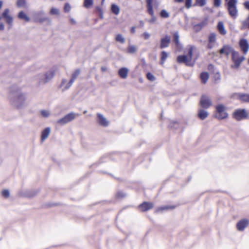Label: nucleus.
<instances>
[{
    "label": "nucleus",
    "mask_w": 249,
    "mask_h": 249,
    "mask_svg": "<svg viewBox=\"0 0 249 249\" xmlns=\"http://www.w3.org/2000/svg\"><path fill=\"white\" fill-rule=\"evenodd\" d=\"M9 99L10 104L17 109L22 108L26 105V95L19 89H12Z\"/></svg>",
    "instance_id": "nucleus-1"
},
{
    "label": "nucleus",
    "mask_w": 249,
    "mask_h": 249,
    "mask_svg": "<svg viewBox=\"0 0 249 249\" xmlns=\"http://www.w3.org/2000/svg\"><path fill=\"white\" fill-rule=\"evenodd\" d=\"M197 49L196 46L188 45L186 48V55H179L177 58V61L180 63H184L188 66H192L194 65L195 60H193V55L196 53Z\"/></svg>",
    "instance_id": "nucleus-2"
},
{
    "label": "nucleus",
    "mask_w": 249,
    "mask_h": 249,
    "mask_svg": "<svg viewBox=\"0 0 249 249\" xmlns=\"http://www.w3.org/2000/svg\"><path fill=\"white\" fill-rule=\"evenodd\" d=\"M245 59V57L240 55L238 52L236 51L233 52L231 60L233 64L231 65V68L234 69H238Z\"/></svg>",
    "instance_id": "nucleus-3"
},
{
    "label": "nucleus",
    "mask_w": 249,
    "mask_h": 249,
    "mask_svg": "<svg viewBox=\"0 0 249 249\" xmlns=\"http://www.w3.org/2000/svg\"><path fill=\"white\" fill-rule=\"evenodd\" d=\"M237 0H228L227 9L230 16L235 19L238 16V9L236 6Z\"/></svg>",
    "instance_id": "nucleus-4"
},
{
    "label": "nucleus",
    "mask_w": 249,
    "mask_h": 249,
    "mask_svg": "<svg viewBox=\"0 0 249 249\" xmlns=\"http://www.w3.org/2000/svg\"><path fill=\"white\" fill-rule=\"evenodd\" d=\"M79 115L74 112H71L66 115L64 117L57 121L56 123L60 125H64L74 120Z\"/></svg>",
    "instance_id": "nucleus-5"
},
{
    "label": "nucleus",
    "mask_w": 249,
    "mask_h": 249,
    "mask_svg": "<svg viewBox=\"0 0 249 249\" xmlns=\"http://www.w3.org/2000/svg\"><path fill=\"white\" fill-rule=\"evenodd\" d=\"M248 116V113L244 109H238L233 113V117L237 121L246 119Z\"/></svg>",
    "instance_id": "nucleus-6"
},
{
    "label": "nucleus",
    "mask_w": 249,
    "mask_h": 249,
    "mask_svg": "<svg viewBox=\"0 0 249 249\" xmlns=\"http://www.w3.org/2000/svg\"><path fill=\"white\" fill-rule=\"evenodd\" d=\"M217 113L216 117L218 119H223L227 117L228 114L225 111V107L222 105H218L216 106Z\"/></svg>",
    "instance_id": "nucleus-7"
},
{
    "label": "nucleus",
    "mask_w": 249,
    "mask_h": 249,
    "mask_svg": "<svg viewBox=\"0 0 249 249\" xmlns=\"http://www.w3.org/2000/svg\"><path fill=\"white\" fill-rule=\"evenodd\" d=\"M45 12L43 11H38L34 13L35 20L39 22H43L47 20L48 18L44 16Z\"/></svg>",
    "instance_id": "nucleus-8"
},
{
    "label": "nucleus",
    "mask_w": 249,
    "mask_h": 249,
    "mask_svg": "<svg viewBox=\"0 0 249 249\" xmlns=\"http://www.w3.org/2000/svg\"><path fill=\"white\" fill-rule=\"evenodd\" d=\"M240 48L244 54H246L249 50V43L245 39H241L239 42Z\"/></svg>",
    "instance_id": "nucleus-9"
},
{
    "label": "nucleus",
    "mask_w": 249,
    "mask_h": 249,
    "mask_svg": "<svg viewBox=\"0 0 249 249\" xmlns=\"http://www.w3.org/2000/svg\"><path fill=\"white\" fill-rule=\"evenodd\" d=\"M200 103L201 106L205 108H209L212 105V102L210 99L206 95L202 96Z\"/></svg>",
    "instance_id": "nucleus-10"
},
{
    "label": "nucleus",
    "mask_w": 249,
    "mask_h": 249,
    "mask_svg": "<svg viewBox=\"0 0 249 249\" xmlns=\"http://www.w3.org/2000/svg\"><path fill=\"white\" fill-rule=\"evenodd\" d=\"M2 18L5 20L6 23L9 25H11L13 22V18L10 14V10L9 9L4 10L2 14Z\"/></svg>",
    "instance_id": "nucleus-11"
},
{
    "label": "nucleus",
    "mask_w": 249,
    "mask_h": 249,
    "mask_svg": "<svg viewBox=\"0 0 249 249\" xmlns=\"http://www.w3.org/2000/svg\"><path fill=\"white\" fill-rule=\"evenodd\" d=\"M234 51H235L231 46L225 45L219 50V53L221 54H225L228 56L230 53L232 54Z\"/></svg>",
    "instance_id": "nucleus-12"
},
{
    "label": "nucleus",
    "mask_w": 249,
    "mask_h": 249,
    "mask_svg": "<svg viewBox=\"0 0 249 249\" xmlns=\"http://www.w3.org/2000/svg\"><path fill=\"white\" fill-rule=\"evenodd\" d=\"M80 73V69H76L72 72V73L71 74V79L69 81V82L67 84L65 89H69L71 86L73 82L76 79L77 76L79 75Z\"/></svg>",
    "instance_id": "nucleus-13"
},
{
    "label": "nucleus",
    "mask_w": 249,
    "mask_h": 249,
    "mask_svg": "<svg viewBox=\"0 0 249 249\" xmlns=\"http://www.w3.org/2000/svg\"><path fill=\"white\" fill-rule=\"evenodd\" d=\"M57 70L56 67H53L48 71L45 74L47 82L50 81L54 76L55 73Z\"/></svg>",
    "instance_id": "nucleus-14"
},
{
    "label": "nucleus",
    "mask_w": 249,
    "mask_h": 249,
    "mask_svg": "<svg viewBox=\"0 0 249 249\" xmlns=\"http://www.w3.org/2000/svg\"><path fill=\"white\" fill-rule=\"evenodd\" d=\"M171 38L168 36H166L160 39V48L163 49L167 47L170 42Z\"/></svg>",
    "instance_id": "nucleus-15"
},
{
    "label": "nucleus",
    "mask_w": 249,
    "mask_h": 249,
    "mask_svg": "<svg viewBox=\"0 0 249 249\" xmlns=\"http://www.w3.org/2000/svg\"><path fill=\"white\" fill-rule=\"evenodd\" d=\"M209 43L207 47L209 49H212L214 46V44L216 41V35L214 33H211L208 37Z\"/></svg>",
    "instance_id": "nucleus-16"
},
{
    "label": "nucleus",
    "mask_w": 249,
    "mask_h": 249,
    "mask_svg": "<svg viewBox=\"0 0 249 249\" xmlns=\"http://www.w3.org/2000/svg\"><path fill=\"white\" fill-rule=\"evenodd\" d=\"M44 73H40L37 74L35 78L39 85H43L47 83V81H46Z\"/></svg>",
    "instance_id": "nucleus-17"
},
{
    "label": "nucleus",
    "mask_w": 249,
    "mask_h": 249,
    "mask_svg": "<svg viewBox=\"0 0 249 249\" xmlns=\"http://www.w3.org/2000/svg\"><path fill=\"white\" fill-rule=\"evenodd\" d=\"M98 122L103 126H107L108 124V122L106 118L102 114L100 113L97 114Z\"/></svg>",
    "instance_id": "nucleus-18"
},
{
    "label": "nucleus",
    "mask_w": 249,
    "mask_h": 249,
    "mask_svg": "<svg viewBox=\"0 0 249 249\" xmlns=\"http://www.w3.org/2000/svg\"><path fill=\"white\" fill-rule=\"evenodd\" d=\"M153 207V204L149 202H143L140 205L139 208L142 211H146L151 209Z\"/></svg>",
    "instance_id": "nucleus-19"
},
{
    "label": "nucleus",
    "mask_w": 249,
    "mask_h": 249,
    "mask_svg": "<svg viewBox=\"0 0 249 249\" xmlns=\"http://www.w3.org/2000/svg\"><path fill=\"white\" fill-rule=\"evenodd\" d=\"M249 222L247 220L243 219L237 224V229L239 231H243L248 226Z\"/></svg>",
    "instance_id": "nucleus-20"
},
{
    "label": "nucleus",
    "mask_w": 249,
    "mask_h": 249,
    "mask_svg": "<svg viewBox=\"0 0 249 249\" xmlns=\"http://www.w3.org/2000/svg\"><path fill=\"white\" fill-rule=\"evenodd\" d=\"M51 133V128L50 127H46L44 129L41 133V140L42 142L45 141L49 136Z\"/></svg>",
    "instance_id": "nucleus-21"
},
{
    "label": "nucleus",
    "mask_w": 249,
    "mask_h": 249,
    "mask_svg": "<svg viewBox=\"0 0 249 249\" xmlns=\"http://www.w3.org/2000/svg\"><path fill=\"white\" fill-rule=\"evenodd\" d=\"M217 30L219 33L222 35H225L227 33V31L224 27V25L223 22L219 21L217 26Z\"/></svg>",
    "instance_id": "nucleus-22"
},
{
    "label": "nucleus",
    "mask_w": 249,
    "mask_h": 249,
    "mask_svg": "<svg viewBox=\"0 0 249 249\" xmlns=\"http://www.w3.org/2000/svg\"><path fill=\"white\" fill-rule=\"evenodd\" d=\"M128 72V70L126 68H122L118 71L119 75L122 78H126L127 76Z\"/></svg>",
    "instance_id": "nucleus-23"
},
{
    "label": "nucleus",
    "mask_w": 249,
    "mask_h": 249,
    "mask_svg": "<svg viewBox=\"0 0 249 249\" xmlns=\"http://www.w3.org/2000/svg\"><path fill=\"white\" fill-rule=\"evenodd\" d=\"M208 116V112L203 109H200L198 111V116L201 120L205 119Z\"/></svg>",
    "instance_id": "nucleus-24"
},
{
    "label": "nucleus",
    "mask_w": 249,
    "mask_h": 249,
    "mask_svg": "<svg viewBox=\"0 0 249 249\" xmlns=\"http://www.w3.org/2000/svg\"><path fill=\"white\" fill-rule=\"evenodd\" d=\"M18 18L24 20L26 22H29L30 21L29 17L22 11L18 13Z\"/></svg>",
    "instance_id": "nucleus-25"
},
{
    "label": "nucleus",
    "mask_w": 249,
    "mask_h": 249,
    "mask_svg": "<svg viewBox=\"0 0 249 249\" xmlns=\"http://www.w3.org/2000/svg\"><path fill=\"white\" fill-rule=\"evenodd\" d=\"M137 51V48L136 46L133 45H129L126 52L129 53H134Z\"/></svg>",
    "instance_id": "nucleus-26"
},
{
    "label": "nucleus",
    "mask_w": 249,
    "mask_h": 249,
    "mask_svg": "<svg viewBox=\"0 0 249 249\" xmlns=\"http://www.w3.org/2000/svg\"><path fill=\"white\" fill-rule=\"evenodd\" d=\"M174 41L176 43L177 47L178 48H181V44L179 43V35L178 33H175L174 34Z\"/></svg>",
    "instance_id": "nucleus-27"
},
{
    "label": "nucleus",
    "mask_w": 249,
    "mask_h": 249,
    "mask_svg": "<svg viewBox=\"0 0 249 249\" xmlns=\"http://www.w3.org/2000/svg\"><path fill=\"white\" fill-rule=\"evenodd\" d=\"M209 77L208 72H202L200 75V78L203 83H206Z\"/></svg>",
    "instance_id": "nucleus-28"
},
{
    "label": "nucleus",
    "mask_w": 249,
    "mask_h": 249,
    "mask_svg": "<svg viewBox=\"0 0 249 249\" xmlns=\"http://www.w3.org/2000/svg\"><path fill=\"white\" fill-rule=\"evenodd\" d=\"M69 82L67 81V80L66 79H63L62 80L61 83L60 84L59 87L60 89H61L62 91H65V90L68 89H65V87H66L67 84Z\"/></svg>",
    "instance_id": "nucleus-29"
},
{
    "label": "nucleus",
    "mask_w": 249,
    "mask_h": 249,
    "mask_svg": "<svg viewBox=\"0 0 249 249\" xmlns=\"http://www.w3.org/2000/svg\"><path fill=\"white\" fill-rule=\"evenodd\" d=\"M84 6L86 8H89L93 4V0H84Z\"/></svg>",
    "instance_id": "nucleus-30"
},
{
    "label": "nucleus",
    "mask_w": 249,
    "mask_h": 249,
    "mask_svg": "<svg viewBox=\"0 0 249 249\" xmlns=\"http://www.w3.org/2000/svg\"><path fill=\"white\" fill-rule=\"evenodd\" d=\"M207 0H195V3L194 5L198 6H203L207 2Z\"/></svg>",
    "instance_id": "nucleus-31"
},
{
    "label": "nucleus",
    "mask_w": 249,
    "mask_h": 249,
    "mask_svg": "<svg viewBox=\"0 0 249 249\" xmlns=\"http://www.w3.org/2000/svg\"><path fill=\"white\" fill-rule=\"evenodd\" d=\"M111 10L112 12L115 15H118L120 12L119 7L115 4L112 5Z\"/></svg>",
    "instance_id": "nucleus-32"
},
{
    "label": "nucleus",
    "mask_w": 249,
    "mask_h": 249,
    "mask_svg": "<svg viewBox=\"0 0 249 249\" xmlns=\"http://www.w3.org/2000/svg\"><path fill=\"white\" fill-rule=\"evenodd\" d=\"M50 14L52 15H59L60 14L59 10L56 8L53 7L51 8Z\"/></svg>",
    "instance_id": "nucleus-33"
},
{
    "label": "nucleus",
    "mask_w": 249,
    "mask_h": 249,
    "mask_svg": "<svg viewBox=\"0 0 249 249\" xmlns=\"http://www.w3.org/2000/svg\"><path fill=\"white\" fill-rule=\"evenodd\" d=\"M116 40L122 43H124L125 42V39L124 38L123 36L121 34H118L116 35Z\"/></svg>",
    "instance_id": "nucleus-34"
},
{
    "label": "nucleus",
    "mask_w": 249,
    "mask_h": 249,
    "mask_svg": "<svg viewBox=\"0 0 249 249\" xmlns=\"http://www.w3.org/2000/svg\"><path fill=\"white\" fill-rule=\"evenodd\" d=\"M160 16L163 18H167L169 17V14L165 10H162L160 13Z\"/></svg>",
    "instance_id": "nucleus-35"
},
{
    "label": "nucleus",
    "mask_w": 249,
    "mask_h": 249,
    "mask_svg": "<svg viewBox=\"0 0 249 249\" xmlns=\"http://www.w3.org/2000/svg\"><path fill=\"white\" fill-rule=\"evenodd\" d=\"M147 8V12L148 13L151 15L153 16L154 15V12L153 9V5L152 4H146Z\"/></svg>",
    "instance_id": "nucleus-36"
},
{
    "label": "nucleus",
    "mask_w": 249,
    "mask_h": 249,
    "mask_svg": "<svg viewBox=\"0 0 249 249\" xmlns=\"http://www.w3.org/2000/svg\"><path fill=\"white\" fill-rule=\"evenodd\" d=\"M240 99L244 102H249V94H242L240 96Z\"/></svg>",
    "instance_id": "nucleus-37"
},
{
    "label": "nucleus",
    "mask_w": 249,
    "mask_h": 249,
    "mask_svg": "<svg viewBox=\"0 0 249 249\" xmlns=\"http://www.w3.org/2000/svg\"><path fill=\"white\" fill-rule=\"evenodd\" d=\"M167 57H168L167 53L165 51H163L161 53V60L162 61V64H163L164 63V61L166 60V59Z\"/></svg>",
    "instance_id": "nucleus-38"
},
{
    "label": "nucleus",
    "mask_w": 249,
    "mask_h": 249,
    "mask_svg": "<svg viewBox=\"0 0 249 249\" xmlns=\"http://www.w3.org/2000/svg\"><path fill=\"white\" fill-rule=\"evenodd\" d=\"M71 6L70 4L68 3H66L65 4L64 7V11L66 13H68L71 11Z\"/></svg>",
    "instance_id": "nucleus-39"
},
{
    "label": "nucleus",
    "mask_w": 249,
    "mask_h": 249,
    "mask_svg": "<svg viewBox=\"0 0 249 249\" xmlns=\"http://www.w3.org/2000/svg\"><path fill=\"white\" fill-rule=\"evenodd\" d=\"M41 115L44 117H48L50 116V113L49 111L46 110H43L40 111Z\"/></svg>",
    "instance_id": "nucleus-40"
},
{
    "label": "nucleus",
    "mask_w": 249,
    "mask_h": 249,
    "mask_svg": "<svg viewBox=\"0 0 249 249\" xmlns=\"http://www.w3.org/2000/svg\"><path fill=\"white\" fill-rule=\"evenodd\" d=\"M17 4L18 7L24 6L25 5V0H18Z\"/></svg>",
    "instance_id": "nucleus-41"
},
{
    "label": "nucleus",
    "mask_w": 249,
    "mask_h": 249,
    "mask_svg": "<svg viewBox=\"0 0 249 249\" xmlns=\"http://www.w3.org/2000/svg\"><path fill=\"white\" fill-rule=\"evenodd\" d=\"M1 195L4 197L7 198L9 197L10 194L8 190H4L1 192Z\"/></svg>",
    "instance_id": "nucleus-42"
},
{
    "label": "nucleus",
    "mask_w": 249,
    "mask_h": 249,
    "mask_svg": "<svg viewBox=\"0 0 249 249\" xmlns=\"http://www.w3.org/2000/svg\"><path fill=\"white\" fill-rule=\"evenodd\" d=\"M192 6V0H185V7L189 9Z\"/></svg>",
    "instance_id": "nucleus-43"
},
{
    "label": "nucleus",
    "mask_w": 249,
    "mask_h": 249,
    "mask_svg": "<svg viewBox=\"0 0 249 249\" xmlns=\"http://www.w3.org/2000/svg\"><path fill=\"white\" fill-rule=\"evenodd\" d=\"M147 78L148 80H149L151 81H153L156 79L155 76L150 72L147 73Z\"/></svg>",
    "instance_id": "nucleus-44"
},
{
    "label": "nucleus",
    "mask_w": 249,
    "mask_h": 249,
    "mask_svg": "<svg viewBox=\"0 0 249 249\" xmlns=\"http://www.w3.org/2000/svg\"><path fill=\"white\" fill-rule=\"evenodd\" d=\"M142 36L144 38V39L147 40L150 38V34L148 32H145L142 35Z\"/></svg>",
    "instance_id": "nucleus-45"
},
{
    "label": "nucleus",
    "mask_w": 249,
    "mask_h": 249,
    "mask_svg": "<svg viewBox=\"0 0 249 249\" xmlns=\"http://www.w3.org/2000/svg\"><path fill=\"white\" fill-rule=\"evenodd\" d=\"M243 26L249 29V17L243 22Z\"/></svg>",
    "instance_id": "nucleus-46"
},
{
    "label": "nucleus",
    "mask_w": 249,
    "mask_h": 249,
    "mask_svg": "<svg viewBox=\"0 0 249 249\" xmlns=\"http://www.w3.org/2000/svg\"><path fill=\"white\" fill-rule=\"evenodd\" d=\"M156 17L154 16V14L151 16V18L150 19L147 20V21L150 23H153L156 21Z\"/></svg>",
    "instance_id": "nucleus-47"
},
{
    "label": "nucleus",
    "mask_w": 249,
    "mask_h": 249,
    "mask_svg": "<svg viewBox=\"0 0 249 249\" xmlns=\"http://www.w3.org/2000/svg\"><path fill=\"white\" fill-rule=\"evenodd\" d=\"M174 207H169V206H165V207H162L161 208H159L157 209V211H160V210H168L169 209H173Z\"/></svg>",
    "instance_id": "nucleus-48"
},
{
    "label": "nucleus",
    "mask_w": 249,
    "mask_h": 249,
    "mask_svg": "<svg viewBox=\"0 0 249 249\" xmlns=\"http://www.w3.org/2000/svg\"><path fill=\"white\" fill-rule=\"evenodd\" d=\"M221 0H214V5L216 7H219L221 4Z\"/></svg>",
    "instance_id": "nucleus-49"
},
{
    "label": "nucleus",
    "mask_w": 249,
    "mask_h": 249,
    "mask_svg": "<svg viewBox=\"0 0 249 249\" xmlns=\"http://www.w3.org/2000/svg\"><path fill=\"white\" fill-rule=\"evenodd\" d=\"M69 20H70V23L71 25H75L76 24V20L70 17Z\"/></svg>",
    "instance_id": "nucleus-50"
},
{
    "label": "nucleus",
    "mask_w": 249,
    "mask_h": 249,
    "mask_svg": "<svg viewBox=\"0 0 249 249\" xmlns=\"http://www.w3.org/2000/svg\"><path fill=\"white\" fill-rule=\"evenodd\" d=\"M244 6L246 9L249 10V1H247L244 3Z\"/></svg>",
    "instance_id": "nucleus-51"
},
{
    "label": "nucleus",
    "mask_w": 249,
    "mask_h": 249,
    "mask_svg": "<svg viewBox=\"0 0 249 249\" xmlns=\"http://www.w3.org/2000/svg\"><path fill=\"white\" fill-rule=\"evenodd\" d=\"M4 27L3 23H0V30L2 31L4 30Z\"/></svg>",
    "instance_id": "nucleus-52"
},
{
    "label": "nucleus",
    "mask_w": 249,
    "mask_h": 249,
    "mask_svg": "<svg viewBox=\"0 0 249 249\" xmlns=\"http://www.w3.org/2000/svg\"><path fill=\"white\" fill-rule=\"evenodd\" d=\"M153 0H146V4H152Z\"/></svg>",
    "instance_id": "nucleus-53"
},
{
    "label": "nucleus",
    "mask_w": 249,
    "mask_h": 249,
    "mask_svg": "<svg viewBox=\"0 0 249 249\" xmlns=\"http://www.w3.org/2000/svg\"><path fill=\"white\" fill-rule=\"evenodd\" d=\"M135 27H132L130 29V31L132 33H134L135 32Z\"/></svg>",
    "instance_id": "nucleus-54"
},
{
    "label": "nucleus",
    "mask_w": 249,
    "mask_h": 249,
    "mask_svg": "<svg viewBox=\"0 0 249 249\" xmlns=\"http://www.w3.org/2000/svg\"><path fill=\"white\" fill-rule=\"evenodd\" d=\"M96 10L100 13H102V10L101 9V8L99 7H96Z\"/></svg>",
    "instance_id": "nucleus-55"
},
{
    "label": "nucleus",
    "mask_w": 249,
    "mask_h": 249,
    "mask_svg": "<svg viewBox=\"0 0 249 249\" xmlns=\"http://www.w3.org/2000/svg\"><path fill=\"white\" fill-rule=\"evenodd\" d=\"M101 70H102V71H105L107 70V68L106 67H102Z\"/></svg>",
    "instance_id": "nucleus-56"
},
{
    "label": "nucleus",
    "mask_w": 249,
    "mask_h": 249,
    "mask_svg": "<svg viewBox=\"0 0 249 249\" xmlns=\"http://www.w3.org/2000/svg\"><path fill=\"white\" fill-rule=\"evenodd\" d=\"M175 2H183V0H174Z\"/></svg>",
    "instance_id": "nucleus-57"
},
{
    "label": "nucleus",
    "mask_w": 249,
    "mask_h": 249,
    "mask_svg": "<svg viewBox=\"0 0 249 249\" xmlns=\"http://www.w3.org/2000/svg\"><path fill=\"white\" fill-rule=\"evenodd\" d=\"M100 15L101 18H103V12H102V13H100Z\"/></svg>",
    "instance_id": "nucleus-58"
},
{
    "label": "nucleus",
    "mask_w": 249,
    "mask_h": 249,
    "mask_svg": "<svg viewBox=\"0 0 249 249\" xmlns=\"http://www.w3.org/2000/svg\"><path fill=\"white\" fill-rule=\"evenodd\" d=\"M140 23H141V24L142 25V26H143V24H144L143 22L142 21H141L140 22Z\"/></svg>",
    "instance_id": "nucleus-59"
},
{
    "label": "nucleus",
    "mask_w": 249,
    "mask_h": 249,
    "mask_svg": "<svg viewBox=\"0 0 249 249\" xmlns=\"http://www.w3.org/2000/svg\"><path fill=\"white\" fill-rule=\"evenodd\" d=\"M86 112H87V111H85L84 112V113H86Z\"/></svg>",
    "instance_id": "nucleus-60"
},
{
    "label": "nucleus",
    "mask_w": 249,
    "mask_h": 249,
    "mask_svg": "<svg viewBox=\"0 0 249 249\" xmlns=\"http://www.w3.org/2000/svg\"><path fill=\"white\" fill-rule=\"evenodd\" d=\"M226 1H228V0H225Z\"/></svg>",
    "instance_id": "nucleus-61"
}]
</instances>
